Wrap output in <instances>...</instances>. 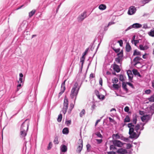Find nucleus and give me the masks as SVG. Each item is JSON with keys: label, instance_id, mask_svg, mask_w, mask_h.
I'll return each mask as SVG.
<instances>
[{"label": "nucleus", "instance_id": "obj_1", "mask_svg": "<svg viewBox=\"0 0 154 154\" xmlns=\"http://www.w3.org/2000/svg\"><path fill=\"white\" fill-rule=\"evenodd\" d=\"M128 127L129 128V138L132 139H137L141 133L140 131H139L140 127V125L137 124L136 125H134L132 123H130L128 124Z\"/></svg>", "mask_w": 154, "mask_h": 154}, {"label": "nucleus", "instance_id": "obj_2", "mask_svg": "<svg viewBox=\"0 0 154 154\" xmlns=\"http://www.w3.org/2000/svg\"><path fill=\"white\" fill-rule=\"evenodd\" d=\"M29 120L26 119L22 123L20 128V135L21 137H24L26 135V132L28 130Z\"/></svg>", "mask_w": 154, "mask_h": 154}, {"label": "nucleus", "instance_id": "obj_3", "mask_svg": "<svg viewBox=\"0 0 154 154\" xmlns=\"http://www.w3.org/2000/svg\"><path fill=\"white\" fill-rule=\"evenodd\" d=\"M80 88V87L79 86L78 83L76 82L71 90L70 97L72 99L75 98V100L76 99Z\"/></svg>", "mask_w": 154, "mask_h": 154}, {"label": "nucleus", "instance_id": "obj_4", "mask_svg": "<svg viewBox=\"0 0 154 154\" xmlns=\"http://www.w3.org/2000/svg\"><path fill=\"white\" fill-rule=\"evenodd\" d=\"M117 55L118 57L115 58V61L117 63L121 64L123 59V51L121 50L119 53H117Z\"/></svg>", "mask_w": 154, "mask_h": 154}, {"label": "nucleus", "instance_id": "obj_5", "mask_svg": "<svg viewBox=\"0 0 154 154\" xmlns=\"http://www.w3.org/2000/svg\"><path fill=\"white\" fill-rule=\"evenodd\" d=\"M87 17V12L84 11L79 15L77 18V21L79 22H81L82 21Z\"/></svg>", "mask_w": 154, "mask_h": 154}, {"label": "nucleus", "instance_id": "obj_6", "mask_svg": "<svg viewBox=\"0 0 154 154\" xmlns=\"http://www.w3.org/2000/svg\"><path fill=\"white\" fill-rule=\"evenodd\" d=\"M68 106V100L65 98L64 100L63 106L62 109L63 113L65 114L66 112Z\"/></svg>", "mask_w": 154, "mask_h": 154}, {"label": "nucleus", "instance_id": "obj_7", "mask_svg": "<svg viewBox=\"0 0 154 154\" xmlns=\"http://www.w3.org/2000/svg\"><path fill=\"white\" fill-rule=\"evenodd\" d=\"M141 27L142 25L141 24L137 23H135L130 26L128 28H127L125 29V31L126 32L127 31L133 28L137 29L140 28Z\"/></svg>", "mask_w": 154, "mask_h": 154}, {"label": "nucleus", "instance_id": "obj_8", "mask_svg": "<svg viewBox=\"0 0 154 154\" xmlns=\"http://www.w3.org/2000/svg\"><path fill=\"white\" fill-rule=\"evenodd\" d=\"M79 146L76 150L77 152L79 153L81 151L83 147V141L82 139H79L78 142Z\"/></svg>", "mask_w": 154, "mask_h": 154}, {"label": "nucleus", "instance_id": "obj_9", "mask_svg": "<svg viewBox=\"0 0 154 154\" xmlns=\"http://www.w3.org/2000/svg\"><path fill=\"white\" fill-rule=\"evenodd\" d=\"M150 119L151 117L149 115H144L141 117L142 121L143 122H146V123H147Z\"/></svg>", "mask_w": 154, "mask_h": 154}, {"label": "nucleus", "instance_id": "obj_10", "mask_svg": "<svg viewBox=\"0 0 154 154\" xmlns=\"http://www.w3.org/2000/svg\"><path fill=\"white\" fill-rule=\"evenodd\" d=\"M136 11V8L134 6H131L129 8L128 14L130 15H133L135 13Z\"/></svg>", "mask_w": 154, "mask_h": 154}, {"label": "nucleus", "instance_id": "obj_11", "mask_svg": "<svg viewBox=\"0 0 154 154\" xmlns=\"http://www.w3.org/2000/svg\"><path fill=\"white\" fill-rule=\"evenodd\" d=\"M88 49H87L85 52L84 53L83 55H82V57L80 58V63H81V70H82V69L83 67V63L85 59V55L86 54V53L88 51Z\"/></svg>", "mask_w": 154, "mask_h": 154}, {"label": "nucleus", "instance_id": "obj_12", "mask_svg": "<svg viewBox=\"0 0 154 154\" xmlns=\"http://www.w3.org/2000/svg\"><path fill=\"white\" fill-rule=\"evenodd\" d=\"M112 143L113 144L118 147H121L123 145V144L119 140H114L113 141Z\"/></svg>", "mask_w": 154, "mask_h": 154}, {"label": "nucleus", "instance_id": "obj_13", "mask_svg": "<svg viewBox=\"0 0 154 154\" xmlns=\"http://www.w3.org/2000/svg\"><path fill=\"white\" fill-rule=\"evenodd\" d=\"M26 21H23L20 24V27L18 28V31H20L21 30H24L26 27Z\"/></svg>", "mask_w": 154, "mask_h": 154}, {"label": "nucleus", "instance_id": "obj_14", "mask_svg": "<svg viewBox=\"0 0 154 154\" xmlns=\"http://www.w3.org/2000/svg\"><path fill=\"white\" fill-rule=\"evenodd\" d=\"M143 60V59L139 57H135L133 60V62H134V65L136 66L137 64L140 63V61Z\"/></svg>", "mask_w": 154, "mask_h": 154}, {"label": "nucleus", "instance_id": "obj_15", "mask_svg": "<svg viewBox=\"0 0 154 154\" xmlns=\"http://www.w3.org/2000/svg\"><path fill=\"white\" fill-rule=\"evenodd\" d=\"M66 81H64L61 84V91L59 93V95L60 96L61 95V94L64 92V91L65 90V82Z\"/></svg>", "mask_w": 154, "mask_h": 154}, {"label": "nucleus", "instance_id": "obj_16", "mask_svg": "<svg viewBox=\"0 0 154 154\" xmlns=\"http://www.w3.org/2000/svg\"><path fill=\"white\" fill-rule=\"evenodd\" d=\"M149 46L147 45H139V48L141 50H147L149 48Z\"/></svg>", "mask_w": 154, "mask_h": 154}, {"label": "nucleus", "instance_id": "obj_17", "mask_svg": "<svg viewBox=\"0 0 154 154\" xmlns=\"http://www.w3.org/2000/svg\"><path fill=\"white\" fill-rule=\"evenodd\" d=\"M117 152L118 153L125 154L127 153V151L125 149L121 148L119 149L117 151Z\"/></svg>", "mask_w": 154, "mask_h": 154}, {"label": "nucleus", "instance_id": "obj_18", "mask_svg": "<svg viewBox=\"0 0 154 154\" xmlns=\"http://www.w3.org/2000/svg\"><path fill=\"white\" fill-rule=\"evenodd\" d=\"M113 67L114 71H116V72H119L120 71V69L118 65L116 64H114Z\"/></svg>", "mask_w": 154, "mask_h": 154}, {"label": "nucleus", "instance_id": "obj_19", "mask_svg": "<svg viewBox=\"0 0 154 154\" xmlns=\"http://www.w3.org/2000/svg\"><path fill=\"white\" fill-rule=\"evenodd\" d=\"M132 72L133 74L135 75H137L140 78L141 77V76L140 73L138 72L137 70L135 69H133L132 70Z\"/></svg>", "mask_w": 154, "mask_h": 154}, {"label": "nucleus", "instance_id": "obj_20", "mask_svg": "<svg viewBox=\"0 0 154 154\" xmlns=\"http://www.w3.org/2000/svg\"><path fill=\"white\" fill-rule=\"evenodd\" d=\"M131 121L132 122L131 123L134 125L136 124L137 122V117L136 115L133 116Z\"/></svg>", "mask_w": 154, "mask_h": 154}, {"label": "nucleus", "instance_id": "obj_21", "mask_svg": "<svg viewBox=\"0 0 154 154\" xmlns=\"http://www.w3.org/2000/svg\"><path fill=\"white\" fill-rule=\"evenodd\" d=\"M149 35L152 37H154V28L150 30L148 33Z\"/></svg>", "mask_w": 154, "mask_h": 154}, {"label": "nucleus", "instance_id": "obj_22", "mask_svg": "<svg viewBox=\"0 0 154 154\" xmlns=\"http://www.w3.org/2000/svg\"><path fill=\"white\" fill-rule=\"evenodd\" d=\"M99 8L101 10H103L106 8V6L104 4H101L99 6Z\"/></svg>", "mask_w": 154, "mask_h": 154}, {"label": "nucleus", "instance_id": "obj_23", "mask_svg": "<svg viewBox=\"0 0 154 154\" xmlns=\"http://www.w3.org/2000/svg\"><path fill=\"white\" fill-rule=\"evenodd\" d=\"M61 149L62 152H65L67 150V147L65 145H63L61 146Z\"/></svg>", "mask_w": 154, "mask_h": 154}, {"label": "nucleus", "instance_id": "obj_24", "mask_svg": "<svg viewBox=\"0 0 154 154\" xmlns=\"http://www.w3.org/2000/svg\"><path fill=\"white\" fill-rule=\"evenodd\" d=\"M69 130L67 128H64L62 131V133L63 134H67L69 133Z\"/></svg>", "mask_w": 154, "mask_h": 154}, {"label": "nucleus", "instance_id": "obj_25", "mask_svg": "<svg viewBox=\"0 0 154 154\" xmlns=\"http://www.w3.org/2000/svg\"><path fill=\"white\" fill-rule=\"evenodd\" d=\"M36 11L35 10H33L29 13V17H31L35 14Z\"/></svg>", "mask_w": 154, "mask_h": 154}, {"label": "nucleus", "instance_id": "obj_26", "mask_svg": "<svg viewBox=\"0 0 154 154\" xmlns=\"http://www.w3.org/2000/svg\"><path fill=\"white\" fill-rule=\"evenodd\" d=\"M130 121V119L129 116L128 115L126 116L124 120V122H129Z\"/></svg>", "mask_w": 154, "mask_h": 154}, {"label": "nucleus", "instance_id": "obj_27", "mask_svg": "<svg viewBox=\"0 0 154 154\" xmlns=\"http://www.w3.org/2000/svg\"><path fill=\"white\" fill-rule=\"evenodd\" d=\"M125 48L126 51L128 52H129L131 50V47L128 43L126 44Z\"/></svg>", "mask_w": 154, "mask_h": 154}, {"label": "nucleus", "instance_id": "obj_28", "mask_svg": "<svg viewBox=\"0 0 154 154\" xmlns=\"http://www.w3.org/2000/svg\"><path fill=\"white\" fill-rule=\"evenodd\" d=\"M112 137L113 139H119L120 138V137L118 134H113Z\"/></svg>", "mask_w": 154, "mask_h": 154}, {"label": "nucleus", "instance_id": "obj_29", "mask_svg": "<svg viewBox=\"0 0 154 154\" xmlns=\"http://www.w3.org/2000/svg\"><path fill=\"white\" fill-rule=\"evenodd\" d=\"M141 52L139 51H137L136 50H135L133 53V55H140L141 56Z\"/></svg>", "mask_w": 154, "mask_h": 154}, {"label": "nucleus", "instance_id": "obj_30", "mask_svg": "<svg viewBox=\"0 0 154 154\" xmlns=\"http://www.w3.org/2000/svg\"><path fill=\"white\" fill-rule=\"evenodd\" d=\"M62 114H60L58 116V118L57 119V121L58 122H61L62 119Z\"/></svg>", "mask_w": 154, "mask_h": 154}, {"label": "nucleus", "instance_id": "obj_31", "mask_svg": "<svg viewBox=\"0 0 154 154\" xmlns=\"http://www.w3.org/2000/svg\"><path fill=\"white\" fill-rule=\"evenodd\" d=\"M85 109H82L80 113V116L81 117H82L85 115Z\"/></svg>", "mask_w": 154, "mask_h": 154}, {"label": "nucleus", "instance_id": "obj_32", "mask_svg": "<svg viewBox=\"0 0 154 154\" xmlns=\"http://www.w3.org/2000/svg\"><path fill=\"white\" fill-rule=\"evenodd\" d=\"M54 144H57L59 143L58 141V137H55L54 141Z\"/></svg>", "mask_w": 154, "mask_h": 154}, {"label": "nucleus", "instance_id": "obj_33", "mask_svg": "<svg viewBox=\"0 0 154 154\" xmlns=\"http://www.w3.org/2000/svg\"><path fill=\"white\" fill-rule=\"evenodd\" d=\"M131 42L132 44H134L135 46H136L137 44L139 42V41L138 40H131Z\"/></svg>", "mask_w": 154, "mask_h": 154}, {"label": "nucleus", "instance_id": "obj_34", "mask_svg": "<svg viewBox=\"0 0 154 154\" xmlns=\"http://www.w3.org/2000/svg\"><path fill=\"white\" fill-rule=\"evenodd\" d=\"M148 100L150 102H154V94L152 96L148 98Z\"/></svg>", "mask_w": 154, "mask_h": 154}, {"label": "nucleus", "instance_id": "obj_35", "mask_svg": "<svg viewBox=\"0 0 154 154\" xmlns=\"http://www.w3.org/2000/svg\"><path fill=\"white\" fill-rule=\"evenodd\" d=\"M122 87L126 91H128V89L127 88V85L125 83H123L122 84Z\"/></svg>", "mask_w": 154, "mask_h": 154}, {"label": "nucleus", "instance_id": "obj_36", "mask_svg": "<svg viewBox=\"0 0 154 154\" xmlns=\"http://www.w3.org/2000/svg\"><path fill=\"white\" fill-rule=\"evenodd\" d=\"M112 49L116 53H118L120 52L119 48H116L115 47H114L112 48Z\"/></svg>", "mask_w": 154, "mask_h": 154}, {"label": "nucleus", "instance_id": "obj_37", "mask_svg": "<svg viewBox=\"0 0 154 154\" xmlns=\"http://www.w3.org/2000/svg\"><path fill=\"white\" fill-rule=\"evenodd\" d=\"M116 146H115L114 144L110 146V150H114L116 149Z\"/></svg>", "mask_w": 154, "mask_h": 154}, {"label": "nucleus", "instance_id": "obj_38", "mask_svg": "<svg viewBox=\"0 0 154 154\" xmlns=\"http://www.w3.org/2000/svg\"><path fill=\"white\" fill-rule=\"evenodd\" d=\"M113 87L115 88V89L117 90L119 89V85L118 84H114L112 85Z\"/></svg>", "mask_w": 154, "mask_h": 154}, {"label": "nucleus", "instance_id": "obj_39", "mask_svg": "<svg viewBox=\"0 0 154 154\" xmlns=\"http://www.w3.org/2000/svg\"><path fill=\"white\" fill-rule=\"evenodd\" d=\"M112 82L114 84H116L118 82V79L116 78H114L112 79Z\"/></svg>", "mask_w": 154, "mask_h": 154}, {"label": "nucleus", "instance_id": "obj_40", "mask_svg": "<svg viewBox=\"0 0 154 154\" xmlns=\"http://www.w3.org/2000/svg\"><path fill=\"white\" fill-rule=\"evenodd\" d=\"M91 146L90 144H88L86 145V148L87 149V151L88 152H89L91 150Z\"/></svg>", "mask_w": 154, "mask_h": 154}, {"label": "nucleus", "instance_id": "obj_41", "mask_svg": "<svg viewBox=\"0 0 154 154\" xmlns=\"http://www.w3.org/2000/svg\"><path fill=\"white\" fill-rule=\"evenodd\" d=\"M98 98L100 99L103 100L104 98V96L103 95H97Z\"/></svg>", "mask_w": 154, "mask_h": 154}, {"label": "nucleus", "instance_id": "obj_42", "mask_svg": "<svg viewBox=\"0 0 154 154\" xmlns=\"http://www.w3.org/2000/svg\"><path fill=\"white\" fill-rule=\"evenodd\" d=\"M151 0H144L142 1V3L144 5L148 3Z\"/></svg>", "mask_w": 154, "mask_h": 154}, {"label": "nucleus", "instance_id": "obj_43", "mask_svg": "<svg viewBox=\"0 0 154 154\" xmlns=\"http://www.w3.org/2000/svg\"><path fill=\"white\" fill-rule=\"evenodd\" d=\"M74 107V105L73 103H71L70 104V107H69V109L70 110V112L72 111V110L73 108Z\"/></svg>", "mask_w": 154, "mask_h": 154}, {"label": "nucleus", "instance_id": "obj_44", "mask_svg": "<svg viewBox=\"0 0 154 154\" xmlns=\"http://www.w3.org/2000/svg\"><path fill=\"white\" fill-rule=\"evenodd\" d=\"M129 110V109L128 107L126 106L124 108V110L125 112H128Z\"/></svg>", "mask_w": 154, "mask_h": 154}, {"label": "nucleus", "instance_id": "obj_45", "mask_svg": "<svg viewBox=\"0 0 154 154\" xmlns=\"http://www.w3.org/2000/svg\"><path fill=\"white\" fill-rule=\"evenodd\" d=\"M96 106L95 104L94 103H93V104L91 106V109L92 110H94L96 108Z\"/></svg>", "mask_w": 154, "mask_h": 154}, {"label": "nucleus", "instance_id": "obj_46", "mask_svg": "<svg viewBox=\"0 0 154 154\" xmlns=\"http://www.w3.org/2000/svg\"><path fill=\"white\" fill-rule=\"evenodd\" d=\"M95 140L97 142V143L98 144H99L100 143L102 142V139H96Z\"/></svg>", "mask_w": 154, "mask_h": 154}, {"label": "nucleus", "instance_id": "obj_47", "mask_svg": "<svg viewBox=\"0 0 154 154\" xmlns=\"http://www.w3.org/2000/svg\"><path fill=\"white\" fill-rule=\"evenodd\" d=\"M128 77L129 79L130 80H131L132 79L133 77V75L132 74H130L128 75Z\"/></svg>", "mask_w": 154, "mask_h": 154}, {"label": "nucleus", "instance_id": "obj_48", "mask_svg": "<svg viewBox=\"0 0 154 154\" xmlns=\"http://www.w3.org/2000/svg\"><path fill=\"white\" fill-rule=\"evenodd\" d=\"M118 42L119 43L120 45L121 46H122L123 45V42L121 40H120L119 41H118Z\"/></svg>", "mask_w": 154, "mask_h": 154}, {"label": "nucleus", "instance_id": "obj_49", "mask_svg": "<svg viewBox=\"0 0 154 154\" xmlns=\"http://www.w3.org/2000/svg\"><path fill=\"white\" fill-rule=\"evenodd\" d=\"M151 92V90L150 89L146 90L145 91V93L147 94H149Z\"/></svg>", "mask_w": 154, "mask_h": 154}, {"label": "nucleus", "instance_id": "obj_50", "mask_svg": "<svg viewBox=\"0 0 154 154\" xmlns=\"http://www.w3.org/2000/svg\"><path fill=\"white\" fill-rule=\"evenodd\" d=\"M103 84V80L101 78H100L99 79V84L101 86H102Z\"/></svg>", "mask_w": 154, "mask_h": 154}, {"label": "nucleus", "instance_id": "obj_51", "mask_svg": "<svg viewBox=\"0 0 154 154\" xmlns=\"http://www.w3.org/2000/svg\"><path fill=\"white\" fill-rule=\"evenodd\" d=\"M127 84L129 86L131 87L132 88H134V86L132 84L130 83V82H128L127 83Z\"/></svg>", "mask_w": 154, "mask_h": 154}, {"label": "nucleus", "instance_id": "obj_52", "mask_svg": "<svg viewBox=\"0 0 154 154\" xmlns=\"http://www.w3.org/2000/svg\"><path fill=\"white\" fill-rule=\"evenodd\" d=\"M94 74L92 73H91L90 75V79H92L94 78Z\"/></svg>", "mask_w": 154, "mask_h": 154}, {"label": "nucleus", "instance_id": "obj_53", "mask_svg": "<svg viewBox=\"0 0 154 154\" xmlns=\"http://www.w3.org/2000/svg\"><path fill=\"white\" fill-rule=\"evenodd\" d=\"M109 122H115V121L112 118H111V117H109Z\"/></svg>", "mask_w": 154, "mask_h": 154}, {"label": "nucleus", "instance_id": "obj_54", "mask_svg": "<svg viewBox=\"0 0 154 154\" xmlns=\"http://www.w3.org/2000/svg\"><path fill=\"white\" fill-rule=\"evenodd\" d=\"M108 154H116V152L113 151H110L107 152Z\"/></svg>", "mask_w": 154, "mask_h": 154}, {"label": "nucleus", "instance_id": "obj_55", "mask_svg": "<svg viewBox=\"0 0 154 154\" xmlns=\"http://www.w3.org/2000/svg\"><path fill=\"white\" fill-rule=\"evenodd\" d=\"M19 81L18 82L19 83H22L23 82V78H19Z\"/></svg>", "mask_w": 154, "mask_h": 154}, {"label": "nucleus", "instance_id": "obj_56", "mask_svg": "<svg viewBox=\"0 0 154 154\" xmlns=\"http://www.w3.org/2000/svg\"><path fill=\"white\" fill-rule=\"evenodd\" d=\"M52 145V143L51 142H50L49 144V145H48V149H51V147H50V146H51Z\"/></svg>", "mask_w": 154, "mask_h": 154}, {"label": "nucleus", "instance_id": "obj_57", "mask_svg": "<svg viewBox=\"0 0 154 154\" xmlns=\"http://www.w3.org/2000/svg\"><path fill=\"white\" fill-rule=\"evenodd\" d=\"M127 74L128 75L131 74H132V73L131 72V70H128L127 71Z\"/></svg>", "mask_w": 154, "mask_h": 154}, {"label": "nucleus", "instance_id": "obj_58", "mask_svg": "<svg viewBox=\"0 0 154 154\" xmlns=\"http://www.w3.org/2000/svg\"><path fill=\"white\" fill-rule=\"evenodd\" d=\"M97 135L99 137L101 138L102 137V136L101 134L100 133H98L97 134Z\"/></svg>", "mask_w": 154, "mask_h": 154}, {"label": "nucleus", "instance_id": "obj_59", "mask_svg": "<svg viewBox=\"0 0 154 154\" xmlns=\"http://www.w3.org/2000/svg\"><path fill=\"white\" fill-rule=\"evenodd\" d=\"M114 24V23L113 22H110L108 24V26H110L113 24Z\"/></svg>", "mask_w": 154, "mask_h": 154}, {"label": "nucleus", "instance_id": "obj_60", "mask_svg": "<svg viewBox=\"0 0 154 154\" xmlns=\"http://www.w3.org/2000/svg\"><path fill=\"white\" fill-rule=\"evenodd\" d=\"M147 55V54L146 53H145L142 56V57L143 59H146V55Z\"/></svg>", "mask_w": 154, "mask_h": 154}, {"label": "nucleus", "instance_id": "obj_61", "mask_svg": "<svg viewBox=\"0 0 154 154\" xmlns=\"http://www.w3.org/2000/svg\"><path fill=\"white\" fill-rule=\"evenodd\" d=\"M127 147L128 148H130L131 147V145L130 143H128L127 144Z\"/></svg>", "mask_w": 154, "mask_h": 154}, {"label": "nucleus", "instance_id": "obj_62", "mask_svg": "<svg viewBox=\"0 0 154 154\" xmlns=\"http://www.w3.org/2000/svg\"><path fill=\"white\" fill-rule=\"evenodd\" d=\"M21 85L20 84L18 85L17 86V88L18 90L21 87Z\"/></svg>", "mask_w": 154, "mask_h": 154}, {"label": "nucleus", "instance_id": "obj_63", "mask_svg": "<svg viewBox=\"0 0 154 154\" xmlns=\"http://www.w3.org/2000/svg\"><path fill=\"white\" fill-rule=\"evenodd\" d=\"M71 123V121L70 120H68L66 121V124L69 125Z\"/></svg>", "mask_w": 154, "mask_h": 154}, {"label": "nucleus", "instance_id": "obj_64", "mask_svg": "<svg viewBox=\"0 0 154 154\" xmlns=\"http://www.w3.org/2000/svg\"><path fill=\"white\" fill-rule=\"evenodd\" d=\"M152 85L153 88H154V80L152 81Z\"/></svg>", "mask_w": 154, "mask_h": 154}]
</instances>
